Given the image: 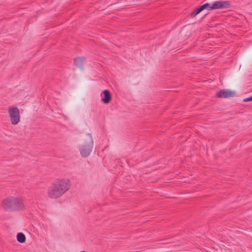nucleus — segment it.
<instances>
[{
    "label": "nucleus",
    "mask_w": 252,
    "mask_h": 252,
    "mask_svg": "<svg viewBox=\"0 0 252 252\" xmlns=\"http://www.w3.org/2000/svg\"><path fill=\"white\" fill-rule=\"evenodd\" d=\"M83 143L79 147V151L82 157L89 156L93 148V140L91 134H87L84 138Z\"/></svg>",
    "instance_id": "f03ea898"
},
{
    "label": "nucleus",
    "mask_w": 252,
    "mask_h": 252,
    "mask_svg": "<svg viewBox=\"0 0 252 252\" xmlns=\"http://www.w3.org/2000/svg\"><path fill=\"white\" fill-rule=\"evenodd\" d=\"M236 92L228 90L222 89L218 92L217 95L219 97L227 98L233 97L235 95Z\"/></svg>",
    "instance_id": "39448f33"
},
{
    "label": "nucleus",
    "mask_w": 252,
    "mask_h": 252,
    "mask_svg": "<svg viewBox=\"0 0 252 252\" xmlns=\"http://www.w3.org/2000/svg\"><path fill=\"white\" fill-rule=\"evenodd\" d=\"M24 203V200L20 196H9L3 200V205H22Z\"/></svg>",
    "instance_id": "20e7f679"
},
{
    "label": "nucleus",
    "mask_w": 252,
    "mask_h": 252,
    "mask_svg": "<svg viewBox=\"0 0 252 252\" xmlns=\"http://www.w3.org/2000/svg\"><path fill=\"white\" fill-rule=\"evenodd\" d=\"M227 4V1H217L214 2L212 4H211V6L209 7V9L213 10L221 8L224 7Z\"/></svg>",
    "instance_id": "6e6552de"
},
{
    "label": "nucleus",
    "mask_w": 252,
    "mask_h": 252,
    "mask_svg": "<svg viewBox=\"0 0 252 252\" xmlns=\"http://www.w3.org/2000/svg\"><path fill=\"white\" fill-rule=\"evenodd\" d=\"M4 209L7 211H13L18 210L19 206H4Z\"/></svg>",
    "instance_id": "9b49d317"
},
{
    "label": "nucleus",
    "mask_w": 252,
    "mask_h": 252,
    "mask_svg": "<svg viewBox=\"0 0 252 252\" xmlns=\"http://www.w3.org/2000/svg\"><path fill=\"white\" fill-rule=\"evenodd\" d=\"M211 6V4L206 3L201 6H200L199 7L195 9L191 13L190 16L192 17H194L196 16V15H197L198 13H199L201 11L203 10L204 9H207L208 10H211V9H209V7Z\"/></svg>",
    "instance_id": "423d86ee"
},
{
    "label": "nucleus",
    "mask_w": 252,
    "mask_h": 252,
    "mask_svg": "<svg viewBox=\"0 0 252 252\" xmlns=\"http://www.w3.org/2000/svg\"><path fill=\"white\" fill-rule=\"evenodd\" d=\"M10 120L12 125H16L20 120L19 110L17 107L10 106L8 110Z\"/></svg>",
    "instance_id": "7ed1b4c3"
},
{
    "label": "nucleus",
    "mask_w": 252,
    "mask_h": 252,
    "mask_svg": "<svg viewBox=\"0 0 252 252\" xmlns=\"http://www.w3.org/2000/svg\"><path fill=\"white\" fill-rule=\"evenodd\" d=\"M17 240L19 242L23 243L26 241V237L23 233L20 232L17 235Z\"/></svg>",
    "instance_id": "9d476101"
},
{
    "label": "nucleus",
    "mask_w": 252,
    "mask_h": 252,
    "mask_svg": "<svg viewBox=\"0 0 252 252\" xmlns=\"http://www.w3.org/2000/svg\"><path fill=\"white\" fill-rule=\"evenodd\" d=\"M249 101H252V96L249 97L245 98L243 99V101H244V102Z\"/></svg>",
    "instance_id": "f8f14e48"
},
{
    "label": "nucleus",
    "mask_w": 252,
    "mask_h": 252,
    "mask_svg": "<svg viewBox=\"0 0 252 252\" xmlns=\"http://www.w3.org/2000/svg\"><path fill=\"white\" fill-rule=\"evenodd\" d=\"M102 101L105 104L108 103L111 99V95L107 90H104L100 94Z\"/></svg>",
    "instance_id": "0eeeda50"
},
{
    "label": "nucleus",
    "mask_w": 252,
    "mask_h": 252,
    "mask_svg": "<svg viewBox=\"0 0 252 252\" xmlns=\"http://www.w3.org/2000/svg\"><path fill=\"white\" fill-rule=\"evenodd\" d=\"M85 60V58L84 57H77L74 60V63L76 66L82 68Z\"/></svg>",
    "instance_id": "1a4fd4ad"
},
{
    "label": "nucleus",
    "mask_w": 252,
    "mask_h": 252,
    "mask_svg": "<svg viewBox=\"0 0 252 252\" xmlns=\"http://www.w3.org/2000/svg\"><path fill=\"white\" fill-rule=\"evenodd\" d=\"M85 252V251H82V252Z\"/></svg>",
    "instance_id": "ddd939ff"
},
{
    "label": "nucleus",
    "mask_w": 252,
    "mask_h": 252,
    "mask_svg": "<svg viewBox=\"0 0 252 252\" xmlns=\"http://www.w3.org/2000/svg\"><path fill=\"white\" fill-rule=\"evenodd\" d=\"M71 186V182L67 178L56 179L48 187L47 195L51 199H58L67 192Z\"/></svg>",
    "instance_id": "f257e3e1"
}]
</instances>
